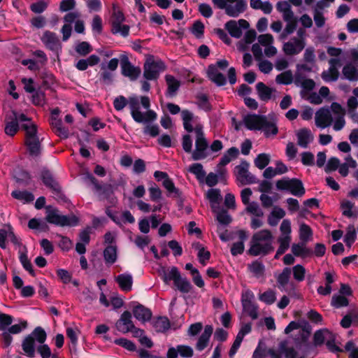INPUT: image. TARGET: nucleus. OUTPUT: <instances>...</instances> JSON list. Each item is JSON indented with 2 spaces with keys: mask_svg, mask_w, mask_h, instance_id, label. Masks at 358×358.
<instances>
[{
  "mask_svg": "<svg viewBox=\"0 0 358 358\" xmlns=\"http://www.w3.org/2000/svg\"><path fill=\"white\" fill-rule=\"evenodd\" d=\"M273 236L270 230L263 229L254 234L248 253L254 257L266 256L274 250L272 245Z\"/></svg>",
  "mask_w": 358,
  "mask_h": 358,
  "instance_id": "f257e3e1",
  "label": "nucleus"
},
{
  "mask_svg": "<svg viewBox=\"0 0 358 358\" xmlns=\"http://www.w3.org/2000/svg\"><path fill=\"white\" fill-rule=\"evenodd\" d=\"M45 220L57 227H73L78 225L80 219L74 214L62 215L57 208L47 209Z\"/></svg>",
  "mask_w": 358,
  "mask_h": 358,
  "instance_id": "f03ea898",
  "label": "nucleus"
},
{
  "mask_svg": "<svg viewBox=\"0 0 358 358\" xmlns=\"http://www.w3.org/2000/svg\"><path fill=\"white\" fill-rule=\"evenodd\" d=\"M128 103L131 110V115L136 122H152L157 119V115L154 110H148L145 113H142L140 110V103L138 96H129Z\"/></svg>",
  "mask_w": 358,
  "mask_h": 358,
  "instance_id": "7ed1b4c3",
  "label": "nucleus"
},
{
  "mask_svg": "<svg viewBox=\"0 0 358 358\" xmlns=\"http://www.w3.org/2000/svg\"><path fill=\"white\" fill-rule=\"evenodd\" d=\"M194 131L196 134V141L195 150L192 152V158L194 161H199L208 157V143L205 138L203 126L201 124H196L194 128Z\"/></svg>",
  "mask_w": 358,
  "mask_h": 358,
  "instance_id": "20e7f679",
  "label": "nucleus"
},
{
  "mask_svg": "<svg viewBox=\"0 0 358 358\" xmlns=\"http://www.w3.org/2000/svg\"><path fill=\"white\" fill-rule=\"evenodd\" d=\"M131 317V313L128 310H125L116 322L115 328L118 331L122 334L131 332L135 338H140L143 336L144 331L135 327Z\"/></svg>",
  "mask_w": 358,
  "mask_h": 358,
  "instance_id": "39448f33",
  "label": "nucleus"
},
{
  "mask_svg": "<svg viewBox=\"0 0 358 358\" xmlns=\"http://www.w3.org/2000/svg\"><path fill=\"white\" fill-rule=\"evenodd\" d=\"M276 188L278 190L289 191L292 195L301 197L306 192L302 181L298 178H283L276 182Z\"/></svg>",
  "mask_w": 358,
  "mask_h": 358,
  "instance_id": "423d86ee",
  "label": "nucleus"
},
{
  "mask_svg": "<svg viewBox=\"0 0 358 358\" xmlns=\"http://www.w3.org/2000/svg\"><path fill=\"white\" fill-rule=\"evenodd\" d=\"M166 69L164 62L161 59H154L152 56H150L143 65V77L147 80H157L161 72Z\"/></svg>",
  "mask_w": 358,
  "mask_h": 358,
  "instance_id": "0eeeda50",
  "label": "nucleus"
},
{
  "mask_svg": "<svg viewBox=\"0 0 358 358\" xmlns=\"http://www.w3.org/2000/svg\"><path fill=\"white\" fill-rule=\"evenodd\" d=\"M166 107L169 113L172 115H176L180 112L183 127L186 131L191 133L194 131V127L191 122L194 121V119H197L198 117H195L192 112L187 109L180 110V106L173 103H168Z\"/></svg>",
  "mask_w": 358,
  "mask_h": 358,
  "instance_id": "6e6552de",
  "label": "nucleus"
},
{
  "mask_svg": "<svg viewBox=\"0 0 358 358\" xmlns=\"http://www.w3.org/2000/svg\"><path fill=\"white\" fill-rule=\"evenodd\" d=\"M120 61L122 74L132 81L136 80L141 73L140 67L132 65L126 55H121Z\"/></svg>",
  "mask_w": 358,
  "mask_h": 358,
  "instance_id": "1a4fd4ad",
  "label": "nucleus"
},
{
  "mask_svg": "<svg viewBox=\"0 0 358 358\" xmlns=\"http://www.w3.org/2000/svg\"><path fill=\"white\" fill-rule=\"evenodd\" d=\"M244 124L249 130H261L262 126L268 124V121L265 115L249 114L243 119Z\"/></svg>",
  "mask_w": 358,
  "mask_h": 358,
  "instance_id": "9d476101",
  "label": "nucleus"
},
{
  "mask_svg": "<svg viewBox=\"0 0 358 358\" xmlns=\"http://www.w3.org/2000/svg\"><path fill=\"white\" fill-rule=\"evenodd\" d=\"M329 64L330 65L329 70L327 71H324L321 77L326 83L335 82L339 77L338 67L341 66V61L338 58H331L329 60Z\"/></svg>",
  "mask_w": 358,
  "mask_h": 358,
  "instance_id": "9b49d317",
  "label": "nucleus"
},
{
  "mask_svg": "<svg viewBox=\"0 0 358 358\" xmlns=\"http://www.w3.org/2000/svg\"><path fill=\"white\" fill-rule=\"evenodd\" d=\"M41 180L43 183L48 188L51 189L53 193L61 199H65V196L62 193L61 187L58 182L54 178L52 173L48 169H43L41 171Z\"/></svg>",
  "mask_w": 358,
  "mask_h": 358,
  "instance_id": "f8f14e48",
  "label": "nucleus"
},
{
  "mask_svg": "<svg viewBox=\"0 0 358 358\" xmlns=\"http://www.w3.org/2000/svg\"><path fill=\"white\" fill-rule=\"evenodd\" d=\"M305 45L304 39L293 37L289 41L284 43L282 50L285 55L292 56L299 54Z\"/></svg>",
  "mask_w": 358,
  "mask_h": 358,
  "instance_id": "ddd939ff",
  "label": "nucleus"
},
{
  "mask_svg": "<svg viewBox=\"0 0 358 358\" xmlns=\"http://www.w3.org/2000/svg\"><path fill=\"white\" fill-rule=\"evenodd\" d=\"M132 312L134 317L142 323L149 322L152 316L150 309L138 302H133Z\"/></svg>",
  "mask_w": 358,
  "mask_h": 358,
  "instance_id": "4468645a",
  "label": "nucleus"
},
{
  "mask_svg": "<svg viewBox=\"0 0 358 358\" xmlns=\"http://www.w3.org/2000/svg\"><path fill=\"white\" fill-rule=\"evenodd\" d=\"M41 41L52 51L57 52L62 48L59 39L55 32L45 31L41 37Z\"/></svg>",
  "mask_w": 358,
  "mask_h": 358,
  "instance_id": "2eb2a0df",
  "label": "nucleus"
},
{
  "mask_svg": "<svg viewBox=\"0 0 358 358\" xmlns=\"http://www.w3.org/2000/svg\"><path fill=\"white\" fill-rule=\"evenodd\" d=\"M333 119L327 108H321L315 113V124L318 127L325 128L329 126Z\"/></svg>",
  "mask_w": 358,
  "mask_h": 358,
  "instance_id": "dca6fc26",
  "label": "nucleus"
},
{
  "mask_svg": "<svg viewBox=\"0 0 358 358\" xmlns=\"http://www.w3.org/2000/svg\"><path fill=\"white\" fill-rule=\"evenodd\" d=\"M207 76L210 80L221 87L227 84V79L224 74L219 72L217 66L214 64H210L207 69Z\"/></svg>",
  "mask_w": 358,
  "mask_h": 358,
  "instance_id": "f3484780",
  "label": "nucleus"
},
{
  "mask_svg": "<svg viewBox=\"0 0 358 358\" xmlns=\"http://www.w3.org/2000/svg\"><path fill=\"white\" fill-rule=\"evenodd\" d=\"M159 273L162 280L166 285H169L171 280H173L174 283L175 280H178L180 275L176 266L171 267L170 270L167 269L166 267H162Z\"/></svg>",
  "mask_w": 358,
  "mask_h": 358,
  "instance_id": "a211bd4d",
  "label": "nucleus"
},
{
  "mask_svg": "<svg viewBox=\"0 0 358 358\" xmlns=\"http://www.w3.org/2000/svg\"><path fill=\"white\" fill-rule=\"evenodd\" d=\"M29 155L32 157H39L41 155L43 147L39 138L24 141Z\"/></svg>",
  "mask_w": 358,
  "mask_h": 358,
  "instance_id": "6ab92c4d",
  "label": "nucleus"
},
{
  "mask_svg": "<svg viewBox=\"0 0 358 358\" xmlns=\"http://www.w3.org/2000/svg\"><path fill=\"white\" fill-rule=\"evenodd\" d=\"M22 349L24 355L29 358L34 357L36 353V341L34 338H32L31 335L25 336L22 342Z\"/></svg>",
  "mask_w": 358,
  "mask_h": 358,
  "instance_id": "aec40b11",
  "label": "nucleus"
},
{
  "mask_svg": "<svg viewBox=\"0 0 358 358\" xmlns=\"http://www.w3.org/2000/svg\"><path fill=\"white\" fill-rule=\"evenodd\" d=\"M213 332V327L212 325H206L205 327L203 332L199 336L196 344V348L197 350L202 351L208 346Z\"/></svg>",
  "mask_w": 358,
  "mask_h": 358,
  "instance_id": "412c9836",
  "label": "nucleus"
},
{
  "mask_svg": "<svg viewBox=\"0 0 358 358\" xmlns=\"http://www.w3.org/2000/svg\"><path fill=\"white\" fill-rule=\"evenodd\" d=\"M297 143L299 146L307 148L308 144L313 140L311 131L308 128H302L296 133Z\"/></svg>",
  "mask_w": 358,
  "mask_h": 358,
  "instance_id": "4be33fe9",
  "label": "nucleus"
},
{
  "mask_svg": "<svg viewBox=\"0 0 358 358\" xmlns=\"http://www.w3.org/2000/svg\"><path fill=\"white\" fill-rule=\"evenodd\" d=\"M165 80L167 84L166 96L171 98L176 96L180 86V81L171 75H166L165 76Z\"/></svg>",
  "mask_w": 358,
  "mask_h": 358,
  "instance_id": "5701e85b",
  "label": "nucleus"
},
{
  "mask_svg": "<svg viewBox=\"0 0 358 358\" xmlns=\"http://www.w3.org/2000/svg\"><path fill=\"white\" fill-rule=\"evenodd\" d=\"M256 90L260 100L265 102H267L271 99L273 92L275 91V89L268 87L262 82L257 83Z\"/></svg>",
  "mask_w": 358,
  "mask_h": 358,
  "instance_id": "b1692460",
  "label": "nucleus"
},
{
  "mask_svg": "<svg viewBox=\"0 0 358 358\" xmlns=\"http://www.w3.org/2000/svg\"><path fill=\"white\" fill-rule=\"evenodd\" d=\"M247 8V3L245 0H237L234 6L229 4L227 8V15L231 17H238Z\"/></svg>",
  "mask_w": 358,
  "mask_h": 358,
  "instance_id": "393cba45",
  "label": "nucleus"
},
{
  "mask_svg": "<svg viewBox=\"0 0 358 358\" xmlns=\"http://www.w3.org/2000/svg\"><path fill=\"white\" fill-rule=\"evenodd\" d=\"M306 243L303 242L293 243L291 248L292 254L296 257L305 258L313 255V250L306 247Z\"/></svg>",
  "mask_w": 358,
  "mask_h": 358,
  "instance_id": "a878e982",
  "label": "nucleus"
},
{
  "mask_svg": "<svg viewBox=\"0 0 358 358\" xmlns=\"http://www.w3.org/2000/svg\"><path fill=\"white\" fill-rule=\"evenodd\" d=\"M211 208L213 212L216 213V219L220 224L227 226L232 222V218L227 210L224 208L220 210V206L215 205H212Z\"/></svg>",
  "mask_w": 358,
  "mask_h": 358,
  "instance_id": "bb28decb",
  "label": "nucleus"
},
{
  "mask_svg": "<svg viewBox=\"0 0 358 358\" xmlns=\"http://www.w3.org/2000/svg\"><path fill=\"white\" fill-rule=\"evenodd\" d=\"M115 281L117 282L122 290L124 292H129L131 290L133 285V278L131 274H120L116 277Z\"/></svg>",
  "mask_w": 358,
  "mask_h": 358,
  "instance_id": "cd10ccee",
  "label": "nucleus"
},
{
  "mask_svg": "<svg viewBox=\"0 0 358 358\" xmlns=\"http://www.w3.org/2000/svg\"><path fill=\"white\" fill-rule=\"evenodd\" d=\"M20 129V125L16 122V117L10 115L6 117L5 133L9 136H14Z\"/></svg>",
  "mask_w": 358,
  "mask_h": 358,
  "instance_id": "c85d7f7f",
  "label": "nucleus"
},
{
  "mask_svg": "<svg viewBox=\"0 0 358 358\" xmlns=\"http://www.w3.org/2000/svg\"><path fill=\"white\" fill-rule=\"evenodd\" d=\"M239 154V150L236 147L229 148L221 157L218 166H224L227 165L233 159H236Z\"/></svg>",
  "mask_w": 358,
  "mask_h": 358,
  "instance_id": "c756f323",
  "label": "nucleus"
},
{
  "mask_svg": "<svg viewBox=\"0 0 358 358\" xmlns=\"http://www.w3.org/2000/svg\"><path fill=\"white\" fill-rule=\"evenodd\" d=\"M152 326L157 332L164 333L170 328L171 324L166 317L159 316L152 322Z\"/></svg>",
  "mask_w": 358,
  "mask_h": 358,
  "instance_id": "7c9ffc66",
  "label": "nucleus"
},
{
  "mask_svg": "<svg viewBox=\"0 0 358 358\" xmlns=\"http://www.w3.org/2000/svg\"><path fill=\"white\" fill-rule=\"evenodd\" d=\"M20 127L21 129L25 131L24 141L39 138L38 136L37 126L33 122L22 123Z\"/></svg>",
  "mask_w": 358,
  "mask_h": 358,
  "instance_id": "2f4dec72",
  "label": "nucleus"
},
{
  "mask_svg": "<svg viewBox=\"0 0 358 358\" xmlns=\"http://www.w3.org/2000/svg\"><path fill=\"white\" fill-rule=\"evenodd\" d=\"M24 252L19 251V260L22 266V267L29 272V273L34 277L36 275L35 271L33 269V266L28 258L27 256V250L24 246Z\"/></svg>",
  "mask_w": 358,
  "mask_h": 358,
  "instance_id": "473e14b6",
  "label": "nucleus"
},
{
  "mask_svg": "<svg viewBox=\"0 0 358 358\" xmlns=\"http://www.w3.org/2000/svg\"><path fill=\"white\" fill-rule=\"evenodd\" d=\"M162 185L167 190L168 196L180 197L182 195V192L175 186L173 180L169 177L162 181Z\"/></svg>",
  "mask_w": 358,
  "mask_h": 358,
  "instance_id": "72a5a7b5",
  "label": "nucleus"
},
{
  "mask_svg": "<svg viewBox=\"0 0 358 358\" xmlns=\"http://www.w3.org/2000/svg\"><path fill=\"white\" fill-rule=\"evenodd\" d=\"M248 271L252 273L256 278H260L264 275L265 266L258 260L253 261L248 265Z\"/></svg>",
  "mask_w": 358,
  "mask_h": 358,
  "instance_id": "f704fd0d",
  "label": "nucleus"
},
{
  "mask_svg": "<svg viewBox=\"0 0 358 358\" xmlns=\"http://www.w3.org/2000/svg\"><path fill=\"white\" fill-rule=\"evenodd\" d=\"M343 74L350 81L358 80V69L351 64H348L343 66Z\"/></svg>",
  "mask_w": 358,
  "mask_h": 358,
  "instance_id": "c9c22d12",
  "label": "nucleus"
},
{
  "mask_svg": "<svg viewBox=\"0 0 358 358\" xmlns=\"http://www.w3.org/2000/svg\"><path fill=\"white\" fill-rule=\"evenodd\" d=\"M103 257L106 264H114L117 260V247L108 245L103 250Z\"/></svg>",
  "mask_w": 358,
  "mask_h": 358,
  "instance_id": "e433bc0d",
  "label": "nucleus"
},
{
  "mask_svg": "<svg viewBox=\"0 0 358 358\" xmlns=\"http://www.w3.org/2000/svg\"><path fill=\"white\" fill-rule=\"evenodd\" d=\"M291 268L285 267L281 273L277 277V282L278 283V287L281 290L285 289V286L288 285L289 280L291 275Z\"/></svg>",
  "mask_w": 358,
  "mask_h": 358,
  "instance_id": "4c0bfd02",
  "label": "nucleus"
},
{
  "mask_svg": "<svg viewBox=\"0 0 358 358\" xmlns=\"http://www.w3.org/2000/svg\"><path fill=\"white\" fill-rule=\"evenodd\" d=\"M225 29L228 31L231 36L239 38L242 36V30L238 27L235 20H231L225 24Z\"/></svg>",
  "mask_w": 358,
  "mask_h": 358,
  "instance_id": "58836bf2",
  "label": "nucleus"
},
{
  "mask_svg": "<svg viewBox=\"0 0 358 358\" xmlns=\"http://www.w3.org/2000/svg\"><path fill=\"white\" fill-rule=\"evenodd\" d=\"M11 196L15 199L24 201L27 203H30L34 199V194L26 190H14L11 192Z\"/></svg>",
  "mask_w": 358,
  "mask_h": 358,
  "instance_id": "ea45409f",
  "label": "nucleus"
},
{
  "mask_svg": "<svg viewBox=\"0 0 358 358\" xmlns=\"http://www.w3.org/2000/svg\"><path fill=\"white\" fill-rule=\"evenodd\" d=\"M173 284L180 292L185 294L189 293L192 288L190 282L186 278H182L180 275L178 280H175Z\"/></svg>",
  "mask_w": 358,
  "mask_h": 358,
  "instance_id": "a19ab883",
  "label": "nucleus"
},
{
  "mask_svg": "<svg viewBox=\"0 0 358 358\" xmlns=\"http://www.w3.org/2000/svg\"><path fill=\"white\" fill-rule=\"evenodd\" d=\"M294 80V76L291 70L285 71L278 74L275 78V82L280 85H290Z\"/></svg>",
  "mask_w": 358,
  "mask_h": 358,
  "instance_id": "79ce46f5",
  "label": "nucleus"
},
{
  "mask_svg": "<svg viewBox=\"0 0 358 358\" xmlns=\"http://www.w3.org/2000/svg\"><path fill=\"white\" fill-rule=\"evenodd\" d=\"M290 241L291 237L289 236H286L283 238H278L280 245L274 257L275 259H278L280 255L284 254L288 250L289 247Z\"/></svg>",
  "mask_w": 358,
  "mask_h": 358,
  "instance_id": "37998d69",
  "label": "nucleus"
},
{
  "mask_svg": "<svg viewBox=\"0 0 358 358\" xmlns=\"http://www.w3.org/2000/svg\"><path fill=\"white\" fill-rule=\"evenodd\" d=\"M189 171L194 174L199 181L203 180L206 175V171L203 170V165L200 163L192 164L189 168Z\"/></svg>",
  "mask_w": 358,
  "mask_h": 358,
  "instance_id": "c03bdc74",
  "label": "nucleus"
},
{
  "mask_svg": "<svg viewBox=\"0 0 358 358\" xmlns=\"http://www.w3.org/2000/svg\"><path fill=\"white\" fill-rule=\"evenodd\" d=\"M114 343L115 345H117L119 346L122 347L123 348L126 349L129 352H136L137 351V348L136 344L127 338H117L114 341Z\"/></svg>",
  "mask_w": 358,
  "mask_h": 358,
  "instance_id": "a18cd8bd",
  "label": "nucleus"
},
{
  "mask_svg": "<svg viewBox=\"0 0 358 358\" xmlns=\"http://www.w3.org/2000/svg\"><path fill=\"white\" fill-rule=\"evenodd\" d=\"M279 349L286 358H296L298 355L297 351L293 347H287V343L285 341L280 343Z\"/></svg>",
  "mask_w": 358,
  "mask_h": 358,
  "instance_id": "49530a36",
  "label": "nucleus"
},
{
  "mask_svg": "<svg viewBox=\"0 0 358 358\" xmlns=\"http://www.w3.org/2000/svg\"><path fill=\"white\" fill-rule=\"evenodd\" d=\"M271 161L270 155L266 153H260L255 158V165L259 169H264Z\"/></svg>",
  "mask_w": 358,
  "mask_h": 358,
  "instance_id": "de8ad7c7",
  "label": "nucleus"
},
{
  "mask_svg": "<svg viewBox=\"0 0 358 358\" xmlns=\"http://www.w3.org/2000/svg\"><path fill=\"white\" fill-rule=\"evenodd\" d=\"M357 238V233L353 225H349L347 228V232L344 237V242L346 245L350 248L355 242Z\"/></svg>",
  "mask_w": 358,
  "mask_h": 358,
  "instance_id": "09e8293b",
  "label": "nucleus"
},
{
  "mask_svg": "<svg viewBox=\"0 0 358 358\" xmlns=\"http://www.w3.org/2000/svg\"><path fill=\"white\" fill-rule=\"evenodd\" d=\"M101 69L103 70L99 73V80L106 85H111L113 81V74L106 69L104 64L101 65Z\"/></svg>",
  "mask_w": 358,
  "mask_h": 358,
  "instance_id": "8fccbe9b",
  "label": "nucleus"
},
{
  "mask_svg": "<svg viewBox=\"0 0 358 358\" xmlns=\"http://www.w3.org/2000/svg\"><path fill=\"white\" fill-rule=\"evenodd\" d=\"M312 236L313 231L311 228L305 223L301 224L299 228V238L301 242L306 243Z\"/></svg>",
  "mask_w": 358,
  "mask_h": 358,
  "instance_id": "3c124183",
  "label": "nucleus"
},
{
  "mask_svg": "<svg viewBox=\"0 0 358 358\" xmlns=\"http://www.w3.org/2000/svg\"><path fill=\"white\" fill-rule=\"evenodd\" d=\"M259 299L267 305H271L276 300L275 292L273 289H268L259 295Z\"/></svg>",
  "mask_w": 358,
  "mask_h": 358,
  "instance_id": "603ef678",
  "label": "nucleus"
},
{
  "mask_svg": "<svg viewBox=\"0 0 358 358\" xmlns=\"http://www.w3.org/2000/svg\"><path fill=\"white\" fill-rule=\"evenodd\" d=\"M198 106L206 112L212 110V106L208 100V96L205 94H199L196 96Z\"/></svg>",
  "mask_w": 358,
  "mask_h": 358,
  "instance_id": "864d4df0",
  "label": "nucleus"
},
{
  "mask_svg": "<svg viewBox=\"0 0 358 358\" xmlns=\"http://www.w3.org/2000/svg\"><path fill=\"white\" fill-rule=\"evenodd\" d=\"M29 335L40 344H43L47 338L45 331L41 327H36Z\"/></svg>",
  "mask_w": 358,
  "mask_h": 358,
  "instance_id": "5fc2aeb1",
  "label": "nucleus"
},
{
  "mask_svg": "<svg viewBox=\"0 0 358 358\" xmlns=\"http://www.w3.org/2000/svg\"><path fill=\"white\" fill-rule=\"evenodd\" d=\"M204 29L205 26L203 23L200 20H198L194 22L190 31L196 38H201L203 36Z\"/></svg>",
  "mask_w": 358,
  "mask_h": 358,
  "instance_id": "6e6d98bb",
  "label": "nucleus"
},
{
  "mask_svg": "<svg viewBox=\"0 0 358 358\" xmlns=\"http://www.w3.org/2000/svg\"><path fill=\"white\" fill-rule=\"evenodd\" d=\"M331 304L336 308L346 307L349 305V300L342 295H334L331 299Z\"/></svg>",
  "mask_w": 358,
  "mask_h": 358,
  "instance_id": "4d7b16f0",
  "label": "nucleus"
},
{
  "mask_svg": "<svg viewBox=\"0 0 358 358\" xmlns=\"http://www.w3.org/2000/svg\"><path fill=\"white\" fill-rule=\"evenodd\" d=\"M195 248L199 250L197 256L199 262L202 265H206V262L209 260L210 258V252L208 250H206L204 247H201L199 243H196Z\"/></svg>",
  "mask_w": 358,
  "mask_h": 358,
  "instance_id": "13d9d810",
  "label": "nucleus"
},
{
  "mask_svg": "<svg viewBox=\"0 0 358 358\" xmlns=\"http://www.w3.org/2000/svg\"><path fill=\"white\" fill-rule=\"evenodd\" d=\"M207 199L210 201L211 206H218L222 199L220 190L219 189H210L207 192Z\"/></svg>",
  "mask_w": 358,
  "mask_h": 358,
  "instance_id": "bf43d9fd",
  "label": "nucleus"
},
{
  "mask_svg": "<svg viewBox=\"0 0 358 358\" xmlns=\"http://www.w3.org/2000/svg\"><path fill=\"white\" fill-rule=\"evenodd\" d=\"M243 308L252 320H256L258 317L257 309L258 306L252 302H248V303L243 304Z\"/></svg>",
  "mask_w": 358,
  "mask_h": 358,
  "instance_id": "052dcab7",
  "label": "nucleus"
},
{
  "mask_svg": "<svg viewBox=\"0 0 358 358\" xmlns=\"http://www.w3.org/2000/svg\"><path fill=\"white\" fill-rule=\"evenodd\" d=\"M76 52L81 56H86L92 51V47L87 41L79 43L75 48Z\"/></svg>",
  "mask_w": 358,
  "mask_h": 358,
  "instance_id": "680f3d73",
  "label": "nucleus"
},
{
  "mask_svg": "<svg viewBox=\"0 0 358 358\" xmlns=\"http://www.w3.org/2000/svg\"><path fill=\"white\" fill-rule=\"evenodd\" d=\"M249 166L250 164L247 161L243 160L240 165H237L235 167V171H236L237 175V179L239 181L241 180V179L243 178L245 175H246L249 172Z\"/></svg>",
  "mask_w": 358,
  "mask_h": 358,
  "instance_id": "e2e57ef3",
  "label": "nucleus"
},
{
  "mask_svg": "<svg viewBox=\"0 0 358 358\" xmlns=\"http://www.w3.org/2000/svg\"><path fill=\"white\" fill-rule=\"evenodd\" d=\"M252 331V326L250 323H247L243 324L241 328L240 329L238 334L236 336V338L234 341L237 342L240 345H241V343L243 340V338L245 335L250 333Z\"/></svg>",
  "mask_w": 358,
  "mask_h": 358,
  "instance_id": "0e129e2a",
  "label": "nucleus"
},
{
  "mask_svg": "<svg viewBox=\"0 0 358 358\" xmlns=\"http://www.w3.org/2000/svg\"><path fill=\"white\" fill-rule=\"evenodd\" d=\"M32 103L35 106H43L45 103V94L43 91L36 90L32 94Z\"/></svg>",
  "mask_w": 358,
  "mask_h": 358,
  "instance_id": "69168bd1",
  "label": "nucleus"
},
{
  "mask_svg": "<svg viewBox=\"0 0 358 358\" xmlns=\"http://www.w3.org/2000/svg\"><path fill=\"white\" fill-rule=\"evenodd\" d=\"M358 320V316L352 313L345 315L341 320L340 324L344 329H348L351 327L353 321Z\"/></svg>",
  "mask_w": 358,
  "mask_h": 358,
  "instance_id": "338daca9",
  "label": "nucleus"
},
{
  "mask_svg": "<svg viewBox=\"0 0 358 358\" xmlns=\"http://www.w3.org/2000/svg\"><path fill=\"white\" fill-rule=\"evenodd\" d=\"M266 354L268 353L265 344L263 343L262 341H259L253 352L252 358H264L266 356Z\"/></svg>",
  "mask_w": 358,
  "mask_h": 358,
  "instance_id": "774afa93",
  "label": "nucleus"
}]
</instances>
